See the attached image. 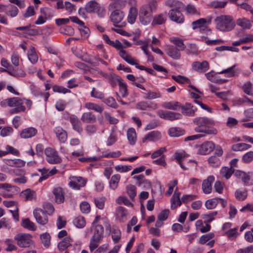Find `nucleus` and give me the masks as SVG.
<instances>
[{"label":"nucleus","mask_w":253,"mask_h":253,"mask_svg":"<svg viewBox=\"0 0 253 253\" xmlns=\"http://www.w3.org/2000/svg\"><path fill=\"white\" fill-rule=\"evenodd\" d=\"M144 95L143 98L145 99L152 100L160 98L161 94L158 91H151L150 90H146V92H142Z\"/></svg>","instance_id":"obj_22"},{"label":"nucleus","mask_w":253,"mask_h":253,"mask_svg":"<svg viewBox=\"0 0 253 253\" xmlns=\"http://www.w3.org/2000/svg\"><path fill=\"white\" fill-rule=\"evenodd\" d=\"M139 15L149 16L152 17V8L150 5H146L142 6L139 10Z\"/></svg>","instance_id":"obj_40"},{"label":"nucleus","mask_w":253,"mask_h":253,"mask_svg":"<svg viewBox=\"0 0 253 253\" xmlns=\"http://www.w3.org/2000/svg\"><path fill=\"white\" fill-rule=\"evenodd\" d=\"M216 28L222 32L231 31L235 26L232 17L229 15H222L214 19Z\"/></svg>","instance_id":"obj_2"},{"label":"nucleus","mask_w":253,"mask_h":253,"mask_svg":"<svg viewBox=\"0 0 253 253\" xmlns=\"http://www.w3.org/2000/svg\"><path fill=\"white\" fill-rule=\"evenodd\" d=\"M248 196L247 191L246 190H241L238 189L235 193V196L237 199L239 201L245 200Z\"/></svg>","instance_id":"obj_48"},{"label":"nucleus","mask_w":253,"mask_h":253,"mask_svg":"<svg viewBox=\"0 0 253 253\" xmlns=\"http://www.w3.org/2000/svg\"><path fill=\"white\" fill-rule=\"evenodd\" d=\"M177 188L175 190L174 194L171 198V209L172 210L175 209L178 206H180L181 205L182 201L180 199L179 195L180 193H178L177 195L175 196Z\"/></svg>","instance_id":"obj_25"},{"label":"nucleus","mask_w":253,"mask_h":253,"mask_svg":"<svg viewBox=\"0 0 253 253\" xmlns=\"http://www.w3.org/2000/svg\"><path fill=\"white\" fill-rule=\"evenodd\" d=\"M172 78L178 83L183 84L186 83L188 84L190 83V80L189 79L183 76H172Z\"/></svg>","instance_id":"obj_63"},{"label":"nucleus","mask_w":253,"mask_h":253,"mask_svg":"<svg viewBox=\"0 0 253 253\" xmlns=\"http://www.w3.org/2000/svg\"><path fill=\"white\" fill-rule=\"evenodd\" d=\"M175 46H176L179 50H183L185 49V45L183 43V41L178 38H174L171 40Z\"/></svg>","instance_id":"obj_59"},{"label":"nucleus","mask_w":253,"mask_h":253,"mask_svg":"<svg viewBox=\"0 0 253 253\" xmlns=\"http://www.w3.org/2000/svg\"><path fill=\"white\" fill-rule=\"evenodd\" d=\"M73 224L78 228H83L85 225L86 222L84 217L79 216L74 219Z\"/></svg>","instance_id":"obj_44"},{"label":"nucleus","mask_w":253,"mask_h":253,"mask_svg":"<svg viewBox=\"0 0 253 253\" xmlns=\"http://www.w3.org/2000/svg\"><path fill=\"white\" fill-rule=\"evenodd\" d=\"M54 131L61 142L64 143L66 141L67 138V132L61 127H56L54 129Z\"/></svg>","instance_id":"obj_17"},{"label":"nucleus","mask_w":253,"mask_h":253,"mask_svg":"<svg viewBox=\"0 0 253 253\" xmlns=\"http://www.w3.org/2000/svg\"><path fill=\"white\" fill-rule=\"evenodd\" d=\"M23 100L18 97H12L9 98V106L10 107H18L24 106L23 105Z\"/></svg>","instance_id":"obj_36"},{"label":"nucleus","mask_w":253,"mask_h":253,"mask_svg":"<svg viewBox=\"0 0 253 253\" xmlns=\"http://www.w3.org/2000/svg\"><path fill=\"white\" fill-rule=\"evenodd\" d=\"M86 182V180L81 177H73L69 184L73 189H79L85 185Z\"/></svg>","instance_id":"obj_9"},{"label":"nucleus","mask_w":253,"mask_h":253,"mask_svg":"<svg viewBox=\"0 0 253 253\" xmlns=\"http://www.w3.org/2000/svg\"><path fill=\"white\" fill-rule=\"evenodd\" d=\"M123 1L122 0H113L108 6L109 10L119 9L123 6Z\"/></svg>","instance_id":"obj_47"},{"label":"nucleus","mask_w":253,"mask_h":253,"mask_svg":"<svg viewBox=\"0 0 253 253\" xmlns=\"http://www.w3.org/2000/svg\"><path fill=\"white\" fill-rule=\"evenodd\" d=\"M163 107L173 110H178L180 108L181 104L177 101L165 102L162 105Z\"/></svg>","instance_id":"obj_30"},{"label":"nucleus","mask_w":253,"mask_h":253,"mask_svg":"<svg viewBox=\"0 0 253 253\" xmlns=\"http://www.w3.org/2000/svg\"><path fill=\"white\" fill-rule=\"evenodd\" d=\"M126 191L128 195L129 196V198L132 200H133L134 197L136 196V188L134 185H128L126 187Z\"/></svg>","instance_id":"obj_58"},{"label":"nucleus","mask_w":253,"mask_h":253,"mask_svg":"<svg viewBox=\"0 0 253 253\" xmlns=\"http://www.w3.org/2000/svg\"><path fill=\"white\" fill-rule=\"evenodd\" d=\"M21 225L25 228L30 230L35 231L36 229L35 224L31 221L29 218L23 219L21 222Z\"/></svg>","instance_id":"obj_37"},{"label":"nucleus","mask_w":253,"mask_h":253,"mask_svg":"<svg viewBox=\"0 0 253 253\" xmlns=\"http://www.w3.org/2000/svg\"><path fill=\"white\" fill-rule=\"evenodd\" d=\"M37 133V130L34 127H28L24 129L20 133V136L22 138H29L34 136Z\"/></svg>","instance_id":"obj_20"},{"label":"nucleus","mask_w":253,"mask_h":253,"mask_svg":"<svg viewBox=\"0 0 253 253\" xmlns=\"http://www.w3.org/2000/svg\"><path fill=\"white\" fill-rule=\"evenodd\" d=\"M184 130L178 127H171L169 130V134L171 137H178L183 135Z\"/></svg>","instance_id":"obj_32"},{"label":"nucleus","mask_w":253,"mask_h":253,"mask_svg":"<svg viewBox=\"0 0 253 253\" xmlns=\"http://www.w3.org/2000/svg\"><path fill=\"white\" fill-rule=\"evenodd\" d=\"M120 83L119 84L120 92L122 95L123 97H126L128 95L126 85L124 82L123 80L120 79Z\"/></svg>","instance_id":"obj_55"},{"label":"nucleus","mask_w":253,"mask_h":253,"mask_svg":"<svg viewBox=\"0 0 253 253\" xmlns=\"http://www.w3.org/2000/svg\"><path fill=\"white\" fill-rule=\"evenodd\" d=\"M207 78L210 81L217 83H222L225 82V80L222 79H217L215 77V74H214L213 72H209L207 73L206 75Z\"/></svg>","instance_id":"obj_54"},{"label":"nucleus","mask_w":253,"mask_h":253,"mask_svg":"<svg viewBox=\"0 0 253 253\" xmlns=\"http://www.w3.org/2000/svg\"><path fill=\"white\" fill-rule=\"evenodd\" d=\"M120 179V175L119 174H115L112 176L110 181V187L112 189H116L118 187Z\"/></svg>","instance_id":"obj_42"},{"label":"nucleus","mask_w":253,"mask_h":253,"mask_svg":"<svg viewBox=\"0 0 253 253\" xmlns=\"http://www.w3.org/2000/svg\"><path fill=\"white\" fill-rule=\"evenodd\" d=\"M44 153L46 155V160L49 163L55 164L61 162V158L54 149L51 148H46Z\"/></svg>","instance_id":"obj_6"},{"label":"nucleus","mask_w":253,"mask_h":253,"mask_svg":"<svg viewBox=\"0 0 253 253\" xmlns=\"http://www.w3.org/2000/svg\"><path fill=\"white\" fill-rule=\"evenodd\" d=\"M107 78L108 79L109 82L112 86H115L117 84V83H118L119 84L120 83V79L123 80L120 77L114 74H110V75Z\"/></svg>","instance_id":"obj_50"},{"label":"nucleus","mask_w":253,"mask_h":253,"mask_svg":"<svg viewBox=\"0 0 253 253\" xmlns=\"http://www.w3.org/2000/svg\"><path fill=\"white\" fill-rule=\"evenodd\" d=\"M28 57L29 60L33 64H35L38 61V57L35 52V47H31L30 51L28 53Z\"/></svg>","instance_id":"obj_46"},{"label":"nucleus","mask_w":253,"mask_h":253,"mask_svg":"<svg viewBox=\"0 0 253 253\" xmlns=\"http://www.w3.org/2000/svg\"><path fill=\"white\" fill-rule=\"evenodd\" d=\"M138 15V10L135 7L131 6L130 7L127 16V21L130 24H133L136 19Z\"/></svg>","instance_id":"obj_24"},{"label":"nucleus","mask_w":253,"mask_h":253,"mask_svg":"<svg viewBox=\"0 0 253 253\" xmlns=\"http://www.w3.org/2000/svg\"><path fill=\"white\" fill-rule=\"evenodd\" d=\"M85 107L88 109L93 110L95 111L101 113L103 111V108L98 104L88 102L85 104Z\"/></svg>","instance_id":"obj_41"},{"label":"nucleus","mask_w":253,"mask_h":253,"mask_svg":"<svg viewBox=\"0 0 253 253\" xmlns=\"http://www.w3.org/2000/svg\"><path fill=\"white\" fill-rule=\"evenodd\" d=\"M179 51V49H178L177 47L171 45L168 47L167 53L169 57L174 59H179L181 56Z\"/></svg>","instance_id":"obj_19"},{"label":"nucleus","mask_w":253,"mask_h":253,"mask_svg":"<svg viewBox=\"0 0 253 253\" xmlns=\"http://www.w3.org/2000/svg\"><path fill=\"white\" fill-rule=\"evenodd\" d=\"M217 214V211H213L211 212L209 214H204L202 215V217L205 219V223H210L212 221L213 219V216H215Z\"/></svg>","instance_id":"obj_60"},{"label":"nucleus","mask_w":253,"mask_h":253,"mask_svg":"<svg viewBox=\"0 0 253 253\" xmlns=\"http://www.w3.org/2000/svg\"><path fill=\"white\" fill-rule=\"evenodd\" d=\"M8 9H6V13L12 17H15L18 13V9L16 6L10 4L7 7Z\"/></svg>","instance_id":"obj_45"},{"label":"nucleus","mask_w":253,"mask_h":253,"mask_svg":"<svg viewBox=\"0 0 253 253\" xmlns=\"http://www.w3.org/2000/svg\"><path fill=\"white\" fill-rule=\"evenodd\" d=\"M127 137L130 145H134L136 140L135 130L133 128H129L127 131Z\"/></svg>","instance_id":"obj_31"},{"label":"nucleus","mask_w":253,"mask_h":253,"mask_svg":"<svg viewBox=\"0 0 253 253\" xmlns=\"http://www.w3.org/2000/svg\"><path fill=\"white\" fill-rule=\"evenodd\" d=\"M154 105V109H156L157 108V105L154 104L153 103H149L147 101H143L140 102L136 104V108L139 110H146L150 108H152L153 107L151 105Z\"/></svg>","instance_id":"obj_28"},{"label":"nucleus","mask_w":253,"mask_h":253,"mask_svg":"<svg viewBox=\"0 0 253 253\" xmlns=\"http://www.w3.org/2000/svg\"><path fill=\"white\" fill-rule=\"evenodd\" d=\"M41 239L42 243L43 244L44 246L47 248L50 244V235L45 233L41 236Z\"/></svg>","instance_id":"obj_56"},{"label":"nucleus","mask_w":253,"mask_h":253,"mask_svg":"<svg viewBox=\"0 0 253 253\" xmlns=\"http://www.w3.org/2000/svg\"><path fill=\"white\" fill-rule=\"evenodd\" d=\"M193 123L196 126L194 130L200 133H204L209 135H216L217 130L213 127L214 122L208 117H199L193 120Z\"/></svg>","instance_id":"obj_1"},{"label":"nucleus","mask_w":253,"mask_h":253,"mask_svg":"<svg viewBox=\"0 0 253 253\" xmlns=\"http://www.w3.org/2000/svg\"><path fill=\"white\" fill-rule=\"evenodd\" d=\"M251 145L246 143H241L234 144L232 146V149L234 151H243L251 147Z\"/></svg>","instance_id":"obj_39"},{"label":"nucleus","mask_w":253,"mask_h":253,"mask_svg":"<svg viewBox=\"0 0 253 253\" xmlns=\"http://www.w3.org/2000/svg\"><path fill=\"white\" fill-rule=\"evenodd\" d=\"M192 68L199 72H205L209 69V64L207 61L202 62L196 61L193 63Z\"/></svg>","instance_id":"obj_14"},{"label":"nucleus","mask_w":253,"mask_h":253,"mask_svg":"<svg viewBox=\"0 0 253 253\" xmlns=\"http://www.w3.org/2000/svg\"><path fill=\"white\" fill-rule=\"evenodd\" d=\"M41 13L44 16V19H46L52 16L53 12L51 9L44 7L40 9Z\"/></svg>","instance_id":"obj_62"},{"label":"nucleus","mask_w":253,"mask_h":253,"mask_svg":"<svg viewBox=\"0 0 253 253\" xmlns=\"http://www.w3.org/2000/svg\"><path fill=\"white\" fill-rule=\"evenodd\" d=\"M219 203V198H212L207 200L205 203V206L208 210L215 208L217 204Z\"/></svg>","instance_id":"obj_38"},{"label":"nucleus","mask_w":253,"mask_h":253,"mask_svg":"<svg viewBox=\"0 0 253 253\" xmlns=\"http://www.w3.org/2000/svg\"><path fill=\"white\" fill-rule=\"evenodd\" d=\"M166 119L171 121L179 120L182 118V115L180 113L171 111H167Z\"/></svg>","instance_id":"obj_43"},{"label":"nucleus","mask_w":253,"mask_h":253,"mask_svg":"<svg viewBox=\"0 0 253 253\" xmlns=\"http://www.w3.org/2000/svg\"><path fill=\"white\" fill-rule=\"evenodd\" d=\"M34 216L37 222L41 225H45L48 222V217L42 209H36L33 212Z\"/></svg>","instance_id":"obj_7"},{"label":"nucleus","mask_w":253,"mask_h":253,"mask_svg":"<svg viewBox=\"0 0 253 253\" xmlns=\"http://www.w3.org/2000/svg\"><path fill=\"white\" fill-rule=\"evenodd\" d=\"M207 21L204 18H200L197 20L193 21L192 23L193 29H195L196 28H201L206 25Z\"/></svg>","instance_id":"obj_57"},{"label":"nucleus","mask_w":253,"mask_h":253,"mask_svg":"<svg viewBox=\"0 0 253 253\" xmlns=\"http://www.w3.org/2000/svg\"><path fill=\"white\" fill-rule=\"evenodd\" d=\"M105 200L104 197L94 198L93 199L96 207L100 210L104 208Z\"/></svg>","instance_id":"obj_53"},{"label":"nucleus","mask_w":253,"mask_h":253,"mask_svg":"<svg viewBox=\"0 0 253 253\" xmlns=\"http://www.w3.org/2000/svg\"><path fill=\"white\" fill-rule=\"evenodd\" d=\"M234 172V169L232 168V167L230 168L224 167L220 170V174L221 175L227 179H229Z\"/></svg>","instance_id":"obj_34"},{"label":"nucleus","mask_w":253,"mask_h":253,"mask_svg":"<svg viewBox=\"0 0 253 253\" xmlns=\"http://www.w3.org/2000/svg\"><path fill=\"white\" fill-rule=\"evenodd\" d=\"M214 180V177L213 176H209L207 179L203 180L202 188L205 194H209L211 192V184Z\"/></svg>","instance_id":"obj_11"},{"label":"nucleus","mask_w":253,"mask_h":253,"mask_svg":"<svg viewBox=\"0 0 253 253\" xmlns=\"http://www.w3.org/2000/svg\"><path fill=\"white\" fill-rule=\"evenodd\" d=\"M181 112L183 115L188 116H194L196 111V108H194V106L190 103H186L184 105L180 106Z\"/></svg>","instance_id":"obj_15"},{"label":"nucleus","mask_w":253,"mask_h":253,"mask_svg":"<svg viewBox=\"0 0 253 253\" xmlns=\"http://www.w3.org/2000/svg\"><path fill=\"white\" fill-rule=\"evenodd\" d=\"M98 5V3L95 1L91 0L86 3L85 10L88 13L95 12Z\"/></svg>","instance_id":"obj_35"},{"label":"nucleus","mask_w":253,"mask_h":253,"mask_svg":"<svg viewBox=\"0 0 253 253\" xmlns=\"http://www.w3.org/2000/svg\"><path fill=\"white\" fill-rule=\"evenodd\" d=\"M166 20V16L163 14H160L154 17L152 24H162Z\"/></svg>","instance_id":"obj_52"},{"label":"nucleus","mask_w":253,"mask_h":253,"mask_svg":"<svg viewBox=\"0 0 253 253\" xmlns=\"http://www.w3.org/2000/svg\"><path fill=\"white\" fill-rule=\"evenodd\" d=\"M20 196L25 198L26 201H32L35 199V193L34 191L27 189L22 191Z\"/></svg>","instance_id":"obj_27"},{"label":"nucleus","mask_w":253,"mask_h":253,"mask_svg":"<svg viewBox=\"0 0 253 253\" xmlns=\"http://www.w3.org/2000/svg\"><path fill=\"white\" fill-rule=\"evenodd\" d=\"M244 92L249 95H253V86L251 82H246L242 86Z\"/></svg>","instance_id":"obj_49"},{"label":"nucleus","mask_w":253,"mask_h":253,"mask_svg":"<svg viewBox=\"0 0 253 253\" xmlns=\"http://www.w3.org/2000/svg\"><path fill=\"white\" fill-rule=\"evenodd\" d=\"M7 72L10 75L16 78L23 77L25 76V72L21 69L15 70L12 67H10L7 69Z\"/></svg>","instance_id":"obj_26"},{"label":"nucleus","mask_w":253,"mask_h":253,"mask_svg":"<svg viewBox=\"0 0 253 253\" xmlns=\"http://www.w3.org/2000/svg\"><path fill=\"white\" fill-rule=\"evenodd\" d=\"M161 138V134L159 131H152L147 134L143 138L142 142H145L147 140L151 141H156Z\"/></svg>","instance_id":"obj_16"},{"label":"nucleus","mask_w":253,"mask_h":253,"mask_svg":"<svg viewBox=\"0 0 253 253\" xmlns=\"http://www.w3.org/2000/svg\"><path fill=\"white\" fill-rule=\"evenodd\" d=\"M124 17V12L120 9H116L113 11L110 15V20L114 23L115 27H122L126 25V23L123 22L121 25H118Z\"/></svg>","instance_id":"obj_5"},{"label":"nucleus","mask_w":253,"mask_h":253,"mask_svg":"<svg viewBox=\"0 0 253 253\" xmlns=\"http://www.w3.org/2000/svg\"><path fill=\"white\" fill-rule=\"evenodd\" d=\"M72 240L70 237L68 236L65 237L58 244V248L60 251H63L65 250L69 247L71 246V242Z\"/></svg>","instance_id":"obj_23"},{"label":"nucleus","mask_w":253,"mask_h":253,"mask_svg":"<svg viewBox=\"0 0 253 253\" xmlns=\"http://www.w3.org/2000/svg\"><path fill=\"white\" fill-rule=\"evenodd\" d=\"M251 172L246 173L243 171L237 170L234 172V175L240 179L245 185H248L251 178Z\"/></svg>","instance_id":"obj_13"},{"label":"nucleus","mask_w":253,"mask_h":253,"mask_svg":"<svg viewBox=\"0 0 253 253\" xmlns=\"http://www.w3.org/2000/svg\"><path fill=\"white\" fill-rule=\"evenodd\" d=\"M69 120L71 123L73 129L81 133L83 131L82 123L79 119L75 115H71L69 116Z\"/></svg>","instance_id":"obj_10"},{"label":"nucleus","mask_w":253,"mask_h":253,"mask_svg":"<svg viewBox=\"0 0 253 253\" xmlns=\"http://www.w3.org/2000/svg\"><path fill=\"white\" fill-rule=\"evenodd\" d=\"M81 120L85 123H94L96 121L95 116L91 112H85L81 117Z\"/></svg>","instance_id":"obj_21"},{"label":"nucleus","mask_w":253,"mask_h":253,"mask_svg":"<svg viewBox=\"0 0 253 253\" xmlns=\"http://www.w3.org/2000/svg\"><path fill=\"white\" fill-rule=\"evenodd\" d=\"M93 234L91 238L89 249L91 252L97 248L103 236L104 228L101 225H92Z\"/></svg>","instance_id":"obj_3"},{"label":"nucleus","mask_w":253,"mask_h":253,"mask_svg":"<svg viewBox=\"0 0 253 253\" xmlns=\"http://www.w3.org/2000/svg\"><path fill=\"white\" fill-rule=\"evenodd\" d=\"M236 24L244 29H250L252 27L250 21L245 18H239L236 21Z\"/></svg>","instance_id":"obj_29"},{"label":"nucleus","mask_w":253,"mask_h":253,"mask_svg":"<svg viewBox=\"0 0 253 253\" xmlns=\"http://www.w3.org/2000/svg\"><path fill=\"white\" fill-rule=\"evenodd\" d=\"M214 148V144L211 141H208L202 144L199 150V153L206 155L211 153Z\"/></svg>","instance_id":"obj_12"},{"label":"nucleus","mask_w":253,"mask_h":253,"mask_svg":"<svg viewBox=\"0 0 253 253\" xmlns=\"http://www.w3.org/2000/svg\"><path fill=\"white\" fill-rule=\"evenodd\" d=\"M253 160V151H250L243 156L242 161L246 163H249Z\"/></svg>","instance_id":"obj_64"},{"label":"nucleus","mask_w":253,"mask_h":253,"mask_svg":"<svg viewBox=\"0 0 253 253\" xmlns=\"http://www.w3.org/2000/svg\"><path fill=\"white\" fill-rule=\"evenodd\" d=\"M112 233V238L113 240L115 243L118 242L120 240L121 236V232L120 229L117 227H113Z\"/></svg>","instance_id":"obj_51"},{"label":"nucleus","mask_w":253,"mask_h":253,"mask_svg":"<svg viewBox=\"0 0 253 253\" xmlns=\"http://www.w3.org/2000/svg\"><path fill=\"white\" fill-rule=\"evenodd\" d=\"M209 163L212 167H217L220 164L219 159L215 156H212L208 159Z\"/></svg>","instance_id":"obj_61"},{"label":"nucleus","mask_w":253,"mask_h":253,"mask_svg":"<svg viewBox=\"0 0 253 253\" xmlns=\"http://www.w3.org/2000/svg\"><path fill=\"white\" fill-rule=\"evenodd\" d=\"M17 245L20 248H28L33 244L32 236L28 234L19 233L14 237Z\"/></svg>","instance_id":"obj_4"},{"label":"nucleus","mask_w":253,"mask_h":253,"mask_svg":"<svg viewBox=\"0 0 253 253\" xmlns=\"http://www.w3.org/2000/svg\"><path fill=\"white\" fill-rule=\"evenodd\" d=\"M53 194L55 196L56 202L58 204H61L64 201V196L63 192V189L58 187L53 189Z\"/></svg>","instance_id":"obj_18"},{"label":"nucleus","mask_w":253,"mask_h":253,"mask_svg":"<svg viewBox=\"0 0 253 253\" xmlns=\"http://www.w3.org/2000/svg\"><path fill=\"white\" fill-rule=\"evenodd\" d=\"M169 19L177 23H182L184 21L183 14L176 8L171 9L169 12Z\"/></svg>","instance_id":"obj_8"},{"label":"nucleus","mask_w":253,"mask_h":253,"mask_svg":"<svg viewBox=\"0 0 253 253\" xmlns=\"http://www.w3.org/2000/svg\"><path fill=\"white\" fill-rule=\"evenodd\" d=\"M116 213L120 220L122 221H125L126 219V216L127 215V210L123 207H119L116 210Z\"/></svg>","instance_id":"obj_33"}]
</instances>
